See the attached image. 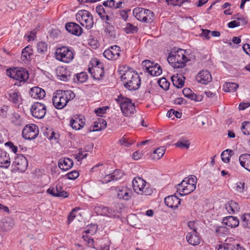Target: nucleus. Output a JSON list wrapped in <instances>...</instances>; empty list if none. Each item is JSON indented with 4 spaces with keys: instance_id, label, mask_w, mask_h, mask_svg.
I'll return each mask as SVG.
<instances>
[{
    "instance_id": "nucleus-61",
    "label": "nucleus",
    "mask_w": 250,
    "mask_h": 250,
    "mask_svg": "<svg viewBox=\"0 0 250 250\" xmlns=\"http://www.w3.org/2000/svg\"><path fill=\"white\" fill-rule=\"evenodd\" d=\"M6 146H8L10 148L12 149V151L14 153H16L18 151V147L15 146L14 144L11 142H8L5 144Z\"/></svg>"
},
{
    "instance_id": "nucleus-30",
    "label": "nucleus",
    "mask_w": 250,
    "mask_h": 250,
    "mask_svg": "<svg viewBox=\"0 0 250 250\" xmlns=\"http://www.w3.org/2000/svg\"><path fill=\"white\" fill-rule=\"evenodd\" d=\"M185 77L182 75L180 76H172L171 77V81L173 85L178 88H182L185 83L184 79Z\"/></svg>"
},
{
    "instance_id": "nucleus-47",
    "label": "nucleus",
    "mask_w": 250,
    "mask_h": 250,
    "mask_svg": "<svg viewBox=\"0 0 250 250\" xmlns=\"http://www.w3.org/2000/svg\"><path fill=\"white\" fill-rule=\"evenodd\" d=\"M145 16L147 18L146 22L151 23L154 19V13L150 10L145 9Z\"/></svg>"
},
{
    "instance_id": "nucleus-39",
    "label": "nucleus",
    "mask_w": 250,
    "mask_h": 250,
    "mask_svg": "<svg viewBox=\"0 0 250 250\" xmlns=\"http://www.w3.org/2000/svg\"><path fill=\"white\" fill-rule=\"evenodd\" d=\"M8 99L15 104H17L19 102L20 96L18 92H11L8 93Z\"/></svg>"
},
{
    "instance_id": "nucleus-58",
    "label": "nucleus",
    "mask_w": 250,
    "mask_h": 250,
    "mask_svg": "<svg viewBox=\"0 0 250 250\" xmlns=\"http://www.w3.org/2000/svg\"><path fill=\"white\" fill-rule=\"evenodd\" d=\"M108 106H103L101 107H99L95 110V113L98 115L100 116L101 114H104L106 112L107 108H108Z\"/></svg>"
},
{
    "instance_id": "nucleus-62",
    "label": "nucleus",
    "mask_w": 250,
    "mask_h": 250,
    "mask_svg": "<svg viewBox=\"0 0 250 250\" xmlns=\"http://www.w3.org/2000/svg\"><path fill=\"white\" fill-rule=\"evenodd\" d=\"M101 130H102V128L101 127V126H100V124L99 123L98 121L97 120L96 122H95L94 123V125L93 126V129H90L89 130V132H91V131L95 132V131H100Z\"/></svg>"
},
{
    "instance_id": "nucleus-36",
    "label": "nucleus",
    "mask_w": 250,
    "mask_h": 250,
    "mask_svg": "<svg viewBox=\"0 0 250 250\" xmlns=\"http://www.w3.org/2000/svg\"><path fill=\"white\" fill-rule=\"evenodd\" d=\"M238 87L239 85L236 83L227 82L224 85V89L226 92H233Z\"/></svg>"
},
{
    "instance_id": "nucleus-14",
    "label": "nucleus",
    "mask_w": 250,
    "mask_h": 250,
    "mask_svg": "<svg viewBox=\"0 0 250 250\" xmlns=\"http://www.w3.org/2000/svg\"><path fill=\"white\" fill-rule=\"evenodd\" d=\"M198 83L207 84L212 81V77L210 72L207 70L200 71L195 77Z\"/></svg>"
},
{
    "instance_id": "nucleus-55",
    "label": "nucleus",
    "mask_w": 250,
    "mask_h": 250,
    "mask_svg": "<svg viewBox=\"0 0 250 250\" xmlns=\"http://www.w3.org/2000/svg\"><path fill=\"white\" fill-rule=\"evenodd\" d=\"M227 229L224 226H217L215 228V231L217 235H221L227 232Z\"/></svg>"
},
{
    "instance_id": "nucleus-29",
    "label": "nucleus",
    "mask_w": 250,
    "mask_h": 250,
    "mask_svg": "<svg viewBox=\"0 0 250 250\" xmlns=\"http://www.w3.org/2000/svg\"><path fill=\"white\" fill-rule=\"evenodd\" d=\"M91 16V14L87 10H80L76 14V19L77 21L81 23Z\"/></svg>"
},
{
    "instance_id": "nucleus-43",
    "label": "nucleus",
    "mask_w": 250,
    "mask_h": 250,
    "mask_svg": "<svg viewBox=\"0 0 250 250\" xmlns=\"http://www.w3.org/2000/svg\"><path fill=\"white\" fill-rule=\"evenodd\" d=\"M83 26H85L87 29H91L93 25L94 22L92 16H91L88 18L86 19L84 21L80 23Z\"/></svg>"
},
{
    "instance_id": "nucleus-33",
    "label": "nucleus",
    "mask_w": 250,
    "mask_h": 250,
    "mask_svg": "<svg viewBox=\"0 0 250 250\" xmlns=\"http://www.w3.org/2000/svg\"><path fill=\"white\" fill-rule=\"evenodd\" d=\"M33 54V50L29 46H27L23 49L21 53V58L23 61L29 60Z\"/></svg>"
},
{
    "instance_id": "nucleus-31",
    "label": "nucleus",
    "mask_w": 250,
    "mask_h": 250,
    "mask_svg": "<svg viewBox=\"0 0 250 250\" xmlns=\"http://www.w3.org/2000/svg\"><path fill=\"white\" fill-rule=\"evenodd\" d=\"M145 9H135L133 10V14L135 15L136 19L140 21L143 22H146L147 18L145 16Z\"/></svg>"
},
{
    "instance_id": "nucleus-24",
    "label": "nucleus",
    "mask_w": 250,
    "mask_h": 250,
    "mask_svg": "<svg viewBox=\"0 0 250 250\" xmlns=\"http://www.w3.org/2000/svg\"><path fill=\"white\" fill-rule=\"evenodd\" d=\"M223 223L231 228H236L239 224V221L237 218L233 216L224 217L223 219Z\"/></svg>"
},
{
    "instance_id": "nucleus-60",
    "label": "nucleus",
    "mask_w": 250,
    "mask_h": 250,
    "mask_svg": "<svg viewBox=\"0 0 250 250\" xmlns=\"http://www.w3.org/2000/svg\"><path fill=\"white\" fill-rule=\"evenodd\" d=\"M211 31L208 29H202V33L201 36L204 37L206 39L208 40L210 38L209 35L210 34Z\"/></svg>"
},
{
    "instance_id": "nucleus-16",
    "label": "nucleus",
    "mask_w": 250,
    "mask_h": 250,
    "mask_svg": "<svg viewBox=\"0 0 250 250\" xmlns=\"http://www.w3.org/2000/svg\"><path fill=\"white\" fill-rule=\"evenodd\" d=\"M65 28L69 33L77 36H80L83 32V29L81 26L74 22L67 23Z\"/></svg>"
},
{
    "instance_id": "nucleus-1",
    "label": "nucleus",
    "mask_w": 250,
    "mask_h": 250,
    "mask_svg": "<svg viewBox=\"0 0 250 250\" xmlns=\"http://www.w3.org/2000/svg\"><path fill=\"white\" fill-rule=\"evenodd\" d=\"M123 71L124 73L122 74L121 79L124 82L125 87L130 91L138 89L141 84L140 78L138 73L133 68L128 67L127 69Z\"/></svg>"
},
{
    "instance_id": "nucleus-6",
    "label": "nucleus",
    "mask_w": 250,
    "mask_h": 250,
    "mask_svg": "<svg viewBox=\"0 0 250 250\" xmlns=\"http://www.w3.org/2000/svg\"><path fill=\"white\" fill-rule=\"evenodd\" d=\"M6 74L9 77L20 82H25L29 77L28 72L22 67L7 69Z\"/></svg>"
},
{
    "instance_id": "nucleus-51",
    "label": "nucleus",
    "mask_w": 250,
    "mask_h": 250,
    "mask_svg": "<svg viewBox=\"0 0 250 250\" xmlns=\"http://www.w3.org/2000/svg\"><path fill=\"white\" fill-rule=\"evenodd\" d=\"M167 116L169 118L172 117L174 115L177 118H180L182 116V113L178 111H175L173 109H170L167 113Z\"/></svg>"
},
{
    "instance_id": "nucleus-5",
    "label": "nucleus",
    "mask_w": 250,
    "mask_h": 250,
    "mask_svg": "<svg viewBox=\"0 0 250 250\" xmlns=\"http://www.w3.org/2000/svg\"><path fill=\"white\" fill-rule=\"evenodd\" d=\"M116 101L120 104L122 112L125 116H129L134 114L135 110V105L131 102V100L120 95Z\"/></svg>"
},
{
    "instance_id": "nucleus-45",
    "label": "nucleus",
    "mask_w": 250,
    "mask_h": 250,
    "mask_svg": "<svg viewBox=\"0 0 250 250\" xmlns=\"http://www.w3.org/2000/svg\"><path fill=\"white\" fill-rule=\"evenodd\" d=\"M96 11L100 16L102 20H104V15L108 13V11H106L103 7V5H99L96 7Z\"/></svg>"
},
{
    "instance_id": "nucleus-59",
    "label": "nucleus",
    "mask_w": 250,
    "mask_h": 250,
    "mask_svg": "<svg viewBox=\"0 0 250 250\" xmlns=\"http://www.w3.org/2000/svg\"><path fill=\"white\" fill-rule=\"evenodd\" d=\"M245 183L242 181L239 182L237 183L236 190L239 192H242L245 188Z\"/></svg>"
},
{
    "instance_id": "nucleus-50",
    "label": "nucleus",
    "mask_w": 250,
    "mask_h": 250,
    "mask_svg": "<svg viewBox=\"0 0 250 250\" xmlns=\"http://www.w3.org/2000/svg\"><path fill=\"white\" fill-rule=\"evenodd\" d=\"M79 176V173L77 170H73L65 175L68 179L75 180Z\"/></svg>"
},
{
    "instance_id": "nucleus-11",
    "label": "nucleus",
    "mask_w": 250,
    "mask_h": 250,
    "mask_svg": "<svg viewBox=\"0 0 250 250\" xmlns=\"http://www.w3.org/2000/svg\"><path fill=\"white\" fill-rule=\"evenodd\" d=\"M120 47L117 45L110 46L103 53L104 56L109 60H116L120 56Z\"/></svg>"
},
{
    "instance_id": "nucleus-4",
    "label": "nucleus",
    "mask_w": 250,
    "mask_h": 250,
    "mask_svg": "<svg viewBox=\"0 0 250 250\" xmlns=\"http://www.w3.org/2000/svg\"><path fill=\"white\" fill-rule=\"evenodd\" d=\"M134 191L141 195H150L153 193V189L146 185V182L140 177H135L132 181Z\"/></svg>"
},
{
    "instance_id": "nucleus-35",
    "label": "nucleus",
    "mask_w": 250,
    "mask_h": 250,
    "mask_svg": "<svg viewBox=\"0 0 250 250\" xmlns=\"http://www.w3.org/2000/svg\"><path fill=\"white\" fill-rule=\"evenodd\" d=\"M87 79V75L85 72H81L74 75L73 80L75 83H83Z\"/></svg>"
},
{
    "instance_id": "nucleus-57",
    "label": "nucleus",
    "mask_w": 250,
    "mask_h": 250,
    "mask_svg": "<svg viewBox=\"0 0 250 250\" xmlns=\"http://www.w3.org/2000/svg\"><path fill=\"white\" fill-rule=\"evenodd\" d=\"M115 5V0H107L103 3V5L109 8L114 7Z\"/></svg>"
},
{
    "instance_id": "nucleus-20",
    "label": "nucleus",
    "mask_w": 250,
    "mask_h": 250,
    "mask_svg": "<svg viewBox=\"0 0 250 250\" xmlns=\"http://www.w3.org/2000/svg\"><path fill=\"white\" fill-rule=\"evenodd\" d=\"M73 165V162L72 159L69 158H62L58 162L59 168L64 171L68 170Z\"/></svg>"
},
{
    "instance_id": "nucleus-48",
    "label": "nucleus",
    "mask_w": 250,
    "mask_h": 250,
    "mask_svg": "<svg viewBox=\"0 0 250 250\" xmlns=\"http://www.w3.org/2000/svg\"><path fill=\"white\" fill-rule=\"evenodd\" d=\"M113 28V27L111 25H106L105 27L104 32L106 34H108V36L111 37L112 39H115L116 38V34L114 30H112Z\"/></svg>"
},
{
    "instance_id": "nucleus-28",
    "label": "nucleus",
    "mask_w": 250,
    "mask_h": 250,
    "mask_svg": "<svg viewBox=\"0 0 250 250\" xmlns=\"http://www.w3.org/2000/svg\"><path fill=\"white\" fill-rule=\"evenodd\" d=\"M10 164V160L9 155H7L5 151L0 152V167L7 168Z\"/></svg>"
},
{
    "instance_id": "nucleus-21",
    "label": "nucleus",
    "mask_w": 250,
    "mask_h": 250,
    "mask_svg": "<svg viewBox=\"0 0 250 250\" xmlns=\"http://www.w3.org/2000/svg\"><path fill=\"white\" fill-rule=\"evenodd\" d=\"M183 93L184 95L188 99L194 101L195 102H201L203 97L202 95H197L193 93L192 91L189 88H185L183 89Z\"/></svg>"
},
{
    "instance_id": "nucleus-53",
    "label": "nucleus",
    "mask_w": 250,
    "mask_h": 250,
    "mask_svg": "<svg viewBox=\"0 0 250 250\" xmlns=\"http://www.w3.org/2000/svg\"><path fill=\"white\" fill-rule=\"evenodd\" d=\"M142 64L143 66L145 68L147 72L151 68V66H153L154 63L149 60H146L143 61Z\"/></svg>"
},
{
    "instance_id": "nucleus-54",
    "label": "nucleus",
    "mask_w": 250,
    "mask_h": 250,
    "mask_svg": "<svg viewBox=\"0 0 250 250\" xmlns=\"http://www.w3.org/2000/svg\"><path fill=\"white\" fill-rule=\"evenodd\" d=\"M111 176L114 180L120 179L122 175V172L120 170H115L113 173H111Z\"/></svg>"
},
{
    "instance_id": "nucleus-37",
    "label": "nucleus",
    "mask_w": 250,
    "mask_h": 250,
    "mask_svg": "<svg viewBox=\"0 0 250 250\" xmlns=\"http://www.w3.org/2000/svg\"><path fill=\"white\" fill-rule=\"evenodd\" d=\"M165 148L163 146H161L156 149L152 155L151 157L153 159L158 160L164 155L165 152Z\"/></svg>"
},
{
    "instance_id": "nucleus-41",
    "label": "nucleus",
    "mask_w": 250,
    "mask_h": 250,
    "mask_svg": "<svg viewBox=\"0 0 250 250\" xmlns=\"http://www.w3.org/2000/svg\"><path fill=\"white\" fill-rule=\"evenodd\" d=\"M12 123L16 126H21L22 125L21 116L17 113H14L12 117Z\"/></svg>"
},
{
    "instance_id": "nucleus-64",
    "label": "nucleus",
    "mask_w": 250,
    "mask_h": 250,
    "mask_svg": "<svg viewBox=\"0 0 250 250\" xmlns=\"http://www.w3.org/2000/svg\"><path fill=\"white\" fill-rule=\"evenodd\" d=\"M221 159L223 162L225 163H228L230 160V156L227 155L226 152L223 151L221 155Z\"/></svg>"
},
{
    "instance_id": "nucleus-56",
    "label": "nucleus",
    "mask_w": 250,
    "mask_h": 250,
    "mask_svg": "<svg viewBox=\"0 0 250 250\" xmlns=\"http://www.w3.org/2000/svg\"><path fill=\"white\" fill-rule=\"evenodd\" d=\"M185 1V0H166V2L168 4H171L174 6H180Z\"/></svg>"
},
{
    "instance_id": "nucleus-17",
    "label": "nucleus",
    "mask_w": 250,
    "mask_h": 250,
    "mask_svg": "<svg viewBox=\"0 0 250 250\" xmlns=\"http://www.w3.org/2000/svg\"><path fill=\"white\" fill-rule=\"evenodd\" d=\"M96 64L94 66L93 78L95 80H100L104 76V66L99 61H96Z\"/></svg>"
},
{
    "instance_id": "nucleus-7",
    "label": "nucleus",
    "mask_w": 250,
    "mask_h": 250,
    "mask_svg": "<svg viewBox=\"0 0 250 250\" xmlns=\"http://www.w3.org/2000/svg\"><path fill=\"white\" fill-rule=\"evenodd\" d=\"M193 180L191 183H187V180H183L181 183L177 185V192H179L181 196L188 194L193 191L196 188L197 178H192Z\"/></svg>"
},
{
    "instance_id": "nucleus-38",
    "label": "nucleus",
    "mask_w": 250,
    "mask_h": 250,
    "mask_svg": "<svg viewBox=\"0 0 250 250\" xmlns=\"http://www.w3.org/2000/svg\"><path fill=\"white\" fill-rule=\"evenodd\" d=\"M242 225L246 228H250V214L245 213L242 217Z\"/></svg>"
},
{
    "instance_id": "nucleus-32",
    "label": "nucleus",
    "mask_w": 250,
    "mask_h": 250,
    "mask_svg": "<svg viewBox=\"0 0 250 250\" xmlns=\"http://www.w3.org/2000/svg\"><path fill=\"white\" fill-rule=\"evenodd\" d=\"M84 124V122H83L81 119H72L70 121V126L73 129L75 130H80L82 127H83Z\"/></svg>"
},
{
    "instance_id": "nucleus-63",
    "label": "nucleus",
    "mask_w": 250,
    "mask_h": 250,
    "mask_svg": "<svg viewBox=\"0 0 250 250\" xmlns=\"http://www.w3.org/2000/svg\"><path fill=\"white\" fill-rule=\"evenodd\" d=\"M241 24L240 21H230L228 25L229 28H233L234 27L240 26Z\"/></svg>"
},
{
    "instance_id": "nucleus-19",
    "label": "nucleus",
    "mask_w": 250,
    "mask_h": 250,
    "mask_svg": "<svg viewBox=\"0 0 250 250\" xmlns=\"http://www.w3.org/2000/svg\"><path fill=\"white\" fill-rule=\"evenodd\" d=\"M56 72L58 78L61 81H68L71 78L70 72L65 67L59 68Z\"/></svg>"
},
{
    "instance_id": "nucleus-10",
    "label": "nucleus",
    "mask_w": 250,
    "mask_h": 250,
    "mask_svg": "<svg viewBox=\"0 0 250 250\" xmlns=\"http://www.w3.org/2000/svg\"><path fill=\"white\" fill-rule=\"evenodd\" d=\"M30 111L33 117L37 119H42L46 114V108L44 104L36 102L32 105Z\"/></svg>"
},
{
    "instance_id": "nucleus-42",
    "label": "nucleus",
    "mask_w": 250,
    "mask_h": 250,
    "mask_svg": "<svg viewBox=\"0 0 250 250\" xmlns=\"http://www.w3.org/2000/svg\"><path fill=\"white\" fill-rule=\"evenodd\" d=\"M47 44L45 42H40L37 44V51L40 54L44 53L47 51Z\"/></svg>"
},
{
    "instance_id": "nucleus-49",
    "label": "nucleus",
    "mask_w": 250,
    "mask_h": 250,
    "mask_svg": "<svg viewBox=\"0 0 250 250\" xmlns=\"http://www.w3.org/2000/svg\"><path fill=\"white\" fill-rule=\"evenodd\" d=\"M82 237L84 241L87 242L88 247L95 248L94 245V241L93 238H91L87 235H83Z\"/></svg>"
},
{
    "instance_id": "nucleus-26",
    "label": "nucleus",
    "mask_w": 250,
    "mask_h": 250,
    "mask_svg": "<svg viewBox=\"0 0 250 250\" xmlns=\"http://www.w3.org/2000/svg\"><path fill=\"white\" fill-rule=\"evenodd\" d=\"M225 208L230 214H235L236 212H239L240 210L238 203L232 200L229 201L225 205Z\"/></svg>"
},
{
    "instance_id": "nucleus-27",
    "label": "nucleus",
    "mask_w": 250,
    "mask_h": 250,
    "mask_svg": "<svg viewBox=\"0 0 250 250\" xmlns=\"http://www.w3.org/2000/svg\"><path fill=\"white\" fill-rule=\"evenodd\" d=\"M186 239L188 243L193 246H197L200 244V239L198 233H188Z\"/></svg>"
},
{
    "instance_id": "nucleus-9",
    "label": "nucleus",
    "mask_w": 250,
    "mask_h": 250,
    "mask_svg": "<svg viewBox=\"0 0 250 250\" xmlns=\"http://www.w3.org/2000/svg\"><path fill=\"white\" fill-rule=\"evenodd\" d=\"M39 134V128L35 124L26 125L22 130V137L26 140H33L36 138Z\"/></svg>"
},
{
    "instance_id": "nucleus-12",
    "label": "nucleus",
    "mask_w": 250,
    "mask_h": 250,
    "mask_svg": "<svg viewBox=\"0 0 250 250\" xmlns=\"http://www.w3.org/2000/svg\"><path fill=\"white\" fill-rule=\"evenodd\" d=\"M13 165L20 172H24L28 166L27 159L22 154H17Z\"/></svg>"
},
{
    "instance_id": "nucleus-3",
    "label": "nucleus",
    "mask_w": 250,
    "mask_h": 250,
    "mask_svg": "<svg viewBox=\"0 0 250 250\" xmlns=\"http://www.w3.org/2000/svg\"><path fill=\"white\" fill-rule=\"evenodd\" d=\"M182 50L177 51L174 54H169L167 60L169 64L174 68H183L186 65V62L188 61V58L183 54Z\"/></svg>"
},
{
    "instance_id": "nucleus-25",
    "label": "nucleus",
    "mask_w": 250,
    "mask_h": 250,
    "mask_svg": "<svg viewBox=\"0 0 250 250\" xmlns=\"http://www.w3.org/2000/svg\"><path fill=\"white\" fill-rule=\"evenodd\" d=\"M239 161L242 167L250 171V154L248 153L241 154L239 156Z\"/></svg>"
},
{
    "instance_id": "nucleus-18",
    "label": "nucleus",
    "mask_w": 250,
    "mask_h": 250,
    "mask_svg": "<svg viewBox=\"0 0 250 250\" xmlns=\"http://www.w3.org/2000/svg\"><path fill=\"white\" fill-rule=\"evenodd\" d=\"M117 197L120 199L128 200L131 197L132 192L125 187H120L116 188Z\"/></svg>"
},
{
    "instance_id": "nucleus-2",
    "label": "nucleus",
    "mask_w": 250,
    "mask_h": 250,
    "mask_svg": "<svg viewBox=\"0 0 250 250\" xmlns=\"http://www.w3.org/2000/svg\"><path fill=\"white\" fill-rule=\"evenodd\" d=\"M75 97V94L71 90H59L53 97V104L56 108L61 109L67 105L69 101L73 100Z\"/></svg>"
},
{
    "instance_id": "nucleus-44",
    "label": "nucleus",
    "mask_w": 250,
    "mask_h": 250,
    "mask_svg": "<svg viewBox=\"0 0 250 250\" xmlns=\"http://www.w3.org/2000/svg\"><path fill=\"white\" fill-rule=\"evenodd\" d=\"M138 27L136 26H134L132 24L130 23H127L126 27L125 28V31L126 33H134L137 32L138 31Z\"/></svg>"
},
{
    "instance_id": "nucleus-8",
    "label": "nucleus",
    "mask_w": 250,
    "mask_h": 250,
    "mask_svg": "<svg viewBox=\"0 0 250 250\" xmlns=\"http://www.w3.org/2000/svg\"><path fill=\"white\" fill-rule=\"evenodd\" d=\"M56 59L64 62H69L74 58L73 52L67 47L62 46L56 50Z\"/></svg>"
},
{
    "instance_id": "nucleus-46",
    "label": "nucleus",
    "mask_w": 250,
    "mask_h": 250,
    "mask_svg": "<svg viewBox=\"0 0 250 250\" xmlns=\"http://www.w3.org/2000/svg\"><path fill=\"white\" fill-rule=\"evenodd\" d=\"M241 130L245 135L250 134V122L245 121L243 122L241 126Z\"/></svg>"
},
{
    "instance_id": "nucleus-15",
    "label": "nucleus",
    "mask_w": 250,
    "mask_h": 250,
    "mask_svg": "<svg viewBox=\"0 0 250 250\" xmlns=\"http://www.w3.org/2000/svg\"><path fill=\"white\" fill-rule=\"evenodd\" d=\"M165 204L171 208L175 209L178 208L180 204L181 200L177 196L174 195L167 196L165 198Z\"/></svg>"
},
{
    "instance_id": "nucleus-23",
    "label": "nucleus",
    "mask_w": 250,
    "mask_h": 250,
    "mask_svg": "<svg viewBox=\"0 0 250 250\" xmlns=\"http://www.w3.org/2000/svg\"><path fill=\"white\" fill-rule=\"evenodd\" d=\"M98 211H100L102 215L106 216L109 217H116L118 211L106 207H99L98 208Z\"/></svg>"
},
{
    "instance_id": "nucleus-22",
    "label": "nucleus",
    "mask_w": 250,
    "mask_h": 250,
    "mask_svg": "<svg viewBox=\"0 0 250 250\" xmlns=\"http://www.w3.org/2000/svg\"><path fill=\"white\" fill-rule=\"evenodd\" d=\"M31 97L35 99H42L45 96V91L39 87H33L29 93Z\"/></svg>"
},
{
    "instance_id": "nucleus-34",
    "label": "nucleus",
    "mask_w": 250,
    "mask_h": 250,
    "mask_svg": "<svg viewBox=\"0 0 250 250\" xmlns=\"http://www.w3.org/2000/svg\"><path fill=\"white\" fill-rule=\"evenodd\" d=\"M147 72L151 76H157L162 73V69L159 65L154 63Z\"/></svg>"
},
{
    "instance_id": "nucleus-52",
    "label": "nucleus",
    "mask_w": 250,
    "mask_h": 250,
    "mask_svg": "<svg viewBox=\"0 0 250 250\" xmlns=\"http://www.w3.org/2000/svg\"><path fill=\"white\" fill-rule=\"evenodd\" d=\"M79 210V208H73L72 211L69 213L68 217H67V221L68 224H70L75 218L76 216L75 212Z\"/></svg>"
},
{
    "instance_id": "nucleus-40",
    "label": "nucleus",
    "mask_w": 250,
    "mask_h": 250,
    "mask_svg": "<svg viewBox=\"0 0 250 250\" xmlns=\"http://www.w3.org/2000/svg\"><path fill=\"white\" fill-rule=\"evenodd\" d=\"M175 146L176 147L181 148H186L188 149L190 146V143L188 140H179L176 143H175Z\"/></svg>"
},
{
    "instance_id": "nucleus-13",
    "label": "nucleus",
    "mask_w": 250,
    "mask_h": 250,
    "mask_svg": "<svg viewBox=\"0 0 250 250\" xmlns=\"http://www.w3.org/2000/svg\"><path fill=\"white\" fill-rule=\"evenodd\" d=\"M46 192L54 197L66 198L68 196V193L62 189V187L61 184H57L55 188L50 187Z\"/></svg>"
}]
</instances>
